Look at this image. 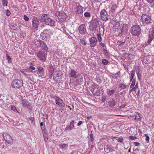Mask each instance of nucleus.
<instances>
[{
    "label": "nucleus",
    "mask_w": 154,
    "mask_h": 154,
    "mask_svg": "<svg viewBox=\"0 0 154 154\" xmlns=\"http://www.w3.org/2000/svg\"><path fill=\"white\" fill-rule=\"evenodd\" d=\"M4 102V100L2 99H0V105L2 106V105L3 103Z\"/></svg>",
    "instance_id": "nucleus-62"
},
{
    "label": "nucleus",
    "mask_w": 154,
    "mask_h": 154,
    "mask_svg": "<svg viewBox=\"0 0 154 154\" xmlns=\"http://www.w3.org/2000/svg\"><path fill=\"white\" fill-rule=\"evenodd\" d=\"M102 49L103 53L106 57H109V53L107 51L106 47H105V48H103Z\"/></svg>",
    "instance_id": "nucleus-26"
},
{
    "label": "nucleus",
    "mask_w": 154,
    "mask_h": 154,
    "mask_svg": "<svg viewBox=\"0 0 154 154\" xmlns=\"http://www.w3.org/2000/svg\"><path fill=\"white\" fill-rule=\"evenodd\" d=\"M45 52V51H39V59L44 61L46 60L47 54Z\"/></svg>",
    "instance_id": "nucleus-14"
},
{
    "label": "nucleus",
    "mask_w": 154,
    "mask_h": 154,
    "mask_svg": "<svg viewBox=\"0 0 154 154\" xmlns=\"http://www.w3.org/2000/svg\"><path fill=\"white\" fill-rule=\"evenodd\" d=\"M106 96L103 95L101 97V101L102 103H104L106 100Z\"/></svg>",
    "instance_id": "nucleus-42"
},
{
    "label": "nucleus",
    "mask_w": 154,
    "mask_h": 154,
    "mask_svg": "<svg viewBox=\"0 0 154 154\" xmlns=\"http://www.w3.org/2000/svg\"><path fill=\"white\" fill-rule=\"evenodd\" d=\"M152 33V36H154V27L153 28L151 32Z\"/></svg>",
    "instance_id": "nucleus-64"
},
{
    "label": "nucleus",
    "mask_w": 154,
    "mask_h": 154,
    "mask_svg": "<svg viewBox=\"0 0 154 154\" xmlns=\"http://www.w3.org/2000/svg\"><path fill=\"white\" fill-rule=\"evenodd\" d=\"M55 15L57 17L58 19L61 22L64 21L67 17L66 14L63 12H56L55 13Z\"/></svg>",
    "instance_id": "nucleus-5"
},
{
    "label": "nucleus",
    "mask_w": 154,
    "mask_h": 154,
    "mask_svg": "<svg viewBox=\"0 0 154 154\" xmlns=\"http://www.w3.org/2000/svg\"><path fill=\"white\" fill-rule=\"evenodd\" d=\"M38 19L37 17H34L32 20V26L33 28L38 30Z\"/></svg>",
    "instance_id": "nucleus-11"
},
{
    "label": "nucleus",
    "mask_w": 154,
    "mask_h": 154,
    "mask_svg": "<svg viewBox=\"0 0 154 154\" xmlns=\"http://www.w3.org/2000/svg\"><path fill=\"white\" fill-rule=\"evenodd\" d=\"M56 22L53 19L49 18V17L46 20L45 24L47 25L50 26H54Z\"/></svg>",
    "instance_id": "nucleus-15"
},
{
    "label": "nucleus",
    "mask_w": 154,
    "mask_h": 154,
    "mask_svg": "<svg viewBox=\"0 0 154 154\" xmlns=\"http://www.w3.org/2000/svg\"><path fill=\"white\" fill-rule=\"evenodd\" d=\"M78 30L79 33L82 35H85L87 33L86 26L85 24H81L78 28Z\"/></svg>",
    "instance_id": "nucleus-9"
},
{
    "label": "nucleus",
    "mask_w": 154,
    "mask_h": 154,
    "mask_svg": "<svg viewBox=\"0 0 154 154\" xmlns=\"http://www.w3.org/2000/svg\"><path fill=\"white\" fill-rule=\"evenodd\" d=\"M83 11V8L81 6H77L75 9V12L76 14H82Z\"/></svg>",
    "instance_id": "nucleus-17"
},
{
    "label": "nucleus",
    "mask_w": 154,
    "mask_h": 154,
    "mask_svg": "<svg viewBox=\"0 0 154 154\" xmlns=\"http://www.w3.org/2000/svg\"><path fill=\"white\" fill-rule=\"evenodd\" d=\"M68 146V144L61 143L59 145V147L61 149L63 150V149L65 148Z\"/></svg>",
    "instance_id": "nucleus-31"
},
{
    "label": "nucleus",
    "mask_w": 154,
    "mask_h": 154,
    "mask_svg": "<svg viewBox=\"0 0 154 154\" xmlns=\"http://www.w3.org/2000/svg\"><path fill=\"white\" fill-rule=\"evenodd\" d=\"M6 56L8 60V63H11L12 62V59L10 57L8 56V54H6Z\"/></svg>",
    "instance_id": "nucleus-40"
},
{
    "label": "nucleus",
    "mask_w": 154,
    "mask_h": 154,
    "mask_svg": "<svg viewBox=\"0 0 154 154\" xmlns=\"http://www.w3.org/2000/svg\"><path fill=\"white\" fill-rule=\"evenodd\" d=\"M40 126L43 135V137L45 141H47L48 139V135L47 133H46V130L45 125H43L42 122L40 123Z\"/></svg>",
    "instance_id": "nucleus-8"
},
{
    "label": "nucleus",
    "mask_w": 154,
    "mask_h": 154,
    "mask_svg": "<svg viewBox=\"0 0 154 154\" xmlns=\"http://www.w3.org/2000/svg\"><path fill=\"white\" fill-rule=\"evenodd\" d=\"M99 24V20L98 19L93 17L90 22L89 28L90 30L93 32L96 31L97 28Z\"/></svg>",
    "instance_id": "nucleus-2"
},
{
    "label": "nucleus",
    "mask_w": 154,
    "mask_h": 154,
    "mask_svg": "<svg viewBox=\"0 0 154 154\" xmlns=\"http://www.w3.org/2000/svg\"><path fill=\"white\" fill-rule=\"evenodd\" d=\"M11 27L13 29H16L17 28V26L16 24H13L11 25Z\"/></svg>",
    "instance_id": "nucleus-49"
},
{
    "label": "nucleus",
    "mask_w": 154,
    "mask_h": 154,
    "mask_svg": "<svg viewBox=\"0 0 154 154\" xmlns=\"http://www.w3.org/2000/svg\"><path fill=\"white\" fill-rule=\"evenodd\" d=\"M100 33L98 34L97 35V37L98 39V40L99 42H100L102 40L101 37L100 35Z\"/></svg>",
    "instance_id": "nucleus-47"
},
{
    "label": "nucleus",
    "mask_w": 154,
    "mask_h": 154,
    "mask_svg": "<svg viewBox=\"0 0 154 154\" xmlns=\"http://www.w3.org/2000/svg\"><path fill=\"white\" fill-rule=\"evenodd\" d=\"M11 109L15 112L17 111V110L16 108V107L14 106H11Z\"/></svg>",
    "instance_id": "nucleus-53"
},
{
    "label": "nucleus",
    "mask_w": 154,
    "mask_h": 154,
    "mask_svg": "<svg viewBox=\"0 0 154 154\" xmlns=\"http://www.w3.org/2000/svg\"><path fill=\"white\" fill-rule=\"evenodd\" d=\"M129 139L132 140H134L137 139L136 137L135 136H130L129 137Z\"/></svg>",
    "instance_id": "nucleus-54"
},
{
    "label": "nucleus",
    "mask_w": 154,
    "mask_h": 154,
    "mask_svg": "<svg viewBox=\"0 0 154 154\" xmlns=\"http://www.w3.org/2000/svg\"><path fill=\"white\" fill-rule=\"evenodd\" d=\"M125 42H122L121 41H119L117 42L116 44L118 46L122 45V46L124 45Z\"/></svg>",
    "instance_id": "nucleus-44"
},
{
    "label": "nucleus",
    "mask_w": 154,
    "mask_h": 154,
    "mask_svg": "<svg viewBox=\"0 0 154 154\" xmlns=\"http://www.w3.org/2000/svg\"><path fill=\"white\" fill-rule=\"evenodd\" d=\"M102 63L103 65H106L108 63L109 61L106 59H103L102 60Z\"/></svg>",
    "instance_id": "nucleus-37"
},
{
    "label": "nucleus",
    "mask_w": 154,
    "mask_h": 154,
    "mask_svg": "<svg viewBox=\"0 0 154 154\" xmlns=\"http://www.w3.org/2000/svg\"><path fill=\"white\" fill-rule=\"evenodd\" d=\"M141 20L143 25L144 26L152 23V21L151 17L146 14H142Z\"/></svg>",
    "instance_id": "nucleus-3"
},
{
    "label": "nucleus",
    "mask_w": 154,
    "mask_h": 154,
    "mask_svg": "<svg viewBox=\"0 0 154 154\" xmlns=\"http://www.w3.org/2000/svg\"><path fill=\"white\" fill-rule=\"evenodd\" d=\"M97 90L94 92V95L97 96H100V93L99 88H97Z\"/></svg>",
    "instance_id": "nucleus-34"
},
{
    "label": "nucleus",
    "mask_w": 154,
    "mask_h": 154,
    "mask_svg": "<svg viewBox=\"0 0 154 154\" xmlns=\"http://www.w3.org/2000/svg\"><path fill=\"white\" fill-rule=\"evenodd\" d=\"M133 119L137 121L139 120L140 118V114L137 113H136L133 116Z\"/></svg>",
    "instance_id": "nucleus-29"
},
{
    "label": "nucleus",
    "mask_w": 154,
    "mask_h": 154,
    "mask_svg": "<svg viewBox=\"0 0 154 154\" xmlns=\"http://www.w3.org/2000/svg\"><path fill=\"white\" fill-rule=\"evenodd\" d=\"M117 8V5L114 4L113 5L109 6V12L111 13H114L115 11L116 10Z\"/></svg>",
    "instance_id": "nucleus-21"
},
{
    "label": "nucleus",
    "mask_w": 154,
    "mask_h": 154,
    "mask_svg": "<svg viewBox=\"0 0 154 154\" xmlns=\"http://www.w3.org/2000/svg\"><path fill=\"white\" fill-rule=\"evenodd\" d=\"M111 76L114 79H116L118 78L120 76V72H118L116 73L113 74L111 73Z\"/></svg>",
    "instance_id": "nucleus-27"
},
{
    "label": "nucleus",
    "mask_w": 154,
    "mask_h": 154,
    "mask_svg": "<svg viewBox=\"0 0 154 154\" xmlns=\"http://www.w3.org/2000/svg\"><path fill=\"white\" fill-rule=\"evenodd\" d=\"M49 17V15L46 14H44L41 17L40 20H39L41 22H46V19Z\"/></svg>",
    "instance_id": "nucleus-22"
},
{
    "label": "nucleus",
    "mask_w": 154,
    "mask_h": 154,
    "mask_svg": "<svg viewBox=\"0 0 154 154\" xmlns=\"http://www.w3.org/2000/svg\"><path fill=\"white\" fill-rule=\"evenodd\" d=\"M128 86V85H125L123 83H121L119 85V88H121V89H125Z\"/></svg>",
    "instance_id": "nucleus-32"
},
{
    "label": "nucleus",
    "mask_w": 154,
    "mask_h": 154,
    "mask_svg": "<svg viewBox=\"0 0 154 154\" xmlns=\"http://www.w3.org/2000/svg\"><path fill=\"white\" fill-rule=\"evenodd\" d=\"M54 98L55 100L56 104L60 108H62L64 107L63 104H64L63 100L57 96H55Z\"/></svg>",
    "instance_id": "nucleus-10"
},
{
    "label": "nucleus",
    "mask_w": 154,
    "mask_h": 154,
    "mask_svg": "<svg viewBox=\"0 0 154 154\" xmlns=\"http://www.w3.org/2000/svg\"><path fill=\"white\" fill-rule=\"evenodd\" d=\"M97 38L94 37H92L89 39V42L90 46L91 47L95 46L97 43Z\"/></svg>",
    "instance_id": "nucleus-13"
},
{
    "label": "nucleus",
    "mask_w": 154,
    "mask_h": 154,
    "mask_svg": "<svg viewBox=\"0 0 154 154\" xmlns=\"http://www.w3.org/2000/svg\"><path fill=\"white\" fill-rule=\"evenodd\" d=\"M2 3L3 6H7L8 4L7 0H3L2 1Z\"/></svg>",
    "instance_id": "nucleus-39"
},
{
    "label": "nucleus",
    "mask_w": 154,
    "mask_h": 154,
    "mask_svg": "<svg viewBox=\"0 0 154 154\" xmlns=\"http://www.w3.org/2000/svg\"><path fill=\"white\" fill-rule=\"evenodd\" d=\"M74 121L72 120L71 122H70L69 125L66 126L65 128V130L67 131L69 130H72L74 127Z\"/></svg>",
    "instance_id": "nucleus-19"
},
{
    "label": "nucleus",
    "mask_w": 154,
    "mask_h": 154,
    "mask_svg": "<svg viewBox=\"0 0 154 154\" xmlns=\"http://www.w3.org/2000/svg\"><path fill=\"white\" fill-rule=\"evenodd\" d=\"M24 20L26 21H28L29 20V17H28L26 15H24Z\"/></svg>",
    "instance_id": "nucleus-56"
},
{
    "label": "nucleus",
    "mask_w": 154,
    "mask_h": 154,
    "mask_svg": "<svg viewBox=\"0 0 154 154\" xmlns=\"http://www.w3.org/2000/svg\"><path fill=\"white\" fill-rule=\"evenodd\" d=\"M30 69L31 70L32 72H33V71L32 70H35V68L34 67H33L32 66H29Z\"/></svg>",
    "instance_id": "nucleus-58"
},
{
    "label": "nucleus",
    "mask_w": 154,
    "mask_h": 154,
    "mask_svg": "<svg viewBox=\"0 0 154 154\" xmlns=\"http://www.w3.org/2000/svg\"><path fill=\"white\" fill-rule=\"evenodd\" d=\"M111 23L113 25V27L115 29L118 28L119 26V23L118 21L115 20L112 21Z\"/></svg>",
    "instance_id": "nucleus-23"
},
{
    "label": "nucleus",
    "mask_w": 154,
    "mask_h": 154,
    "mask_svg": "<svg viewBox=\"0 0 154 154\" xmlns=\"http://www.w3.org/2000/svg\"><path fill=\"white\" fill-rule=\"evenodd\" d=\"M99 85H97V84H94L92 85L91 88H92V89H95V88H99Z\"/></svg>",
    "instance_id": "nucleus-52"
},
{
    "label": "nucleus",
    "mask_w": 154,
    "mask_h": 154,
    "mask_svg": "<svg viewBox=\"0 0 154 154\" xmlns=\"http://www.w3.org/2000/svg\"><path fill=\"white\" fill-rule=\"evenodd\" d=\"M39 45L42 49L45 50V51L48 50L47 46L44 42L41 41H39Z\"/></svg>",
    "instance_id": "nucleus-20"
},
{
    "label": "nucleus",
    "mask_w": 154,
    "mask_h": 154,
    "mask_svg": "<svg viewBox=\"0 0 154 154\" xmlns=\"http://www.w3.org/2000/svg\"><path fill=\"white\" fill-rule=\"evenodd\" d=\"M80 42L81 44H82L83 45H86V42H85V40L82 39H80Z\"/></svg>",
    "instance_id": "nucleus-48"
},
{
    "label": "nucleus",
    "mask_w": 154,
    "mask_h": 154,
    "mask_svg": "<svg viewBox=\"0 0 154 154\" xmlns=\"http://www.w3.org/2000/svg\"><path fill=\"white\" fill-rule=\"evenodd\" d=\"M138 88V86H135L134 87H133L132 88H133L134 91L136 92V90H137Z\"/></svg>",
    "instance_id": "nucleus-63"
},
{
    "label": "nucleus",
    "mask_w": 154,
    "mask_h": 154,
    "mask_svg": "<svg viewBox=\"0 0 154 154\" xmlns=\"http://www.w3.org/2000/svg\"><path fill=\"white\" fill-rule=\"evenodd\" d=\"M135 70L133 69L131 72V76H130V82H131V81L133 79H134V76H135Z\"/></svg>",
    "instance_id": "nucleus-30"
},
{
    "label": "nucleus",
    "mask_w": 154,
    "mask_h": 154,
    "mask_svg": "<svg viewBox=\"0 0 154 154\" xmlns=\"http://www.w3.org/2000/svg\"><path fill=\"white\" fill-rule=\"evenodd\" d=\"M84 16L86 17H89L91 16L90 13L88 12H86L84 13Z\"/></svg>",
    "instance_id": "nucleus-45"
},
{
    "label": "nucleus",
    "mask_w": 154,
    "mask_h": 154,
    "mask_svg": "<svg viewBox=\"0 0 154 154\" xmlns=\"http://www.w3.org/2000/svg\"><path fill=\"white\" fill-rule=\"evenodd\" d=\"M94 80L99 84H100L102 83V80L100 78V76L98 74H97L96 77L94 79Z\"/></svg>",
    "instance_id": "nucleus-25"
},
{
    "label": "nucleus",
    "mask_w": 154,
    "mask_h": 154,
    "mask_svg": "<svg viewBox=\"0 0 154 154\" xmlns=\"http://www.w3.org/2000/svg\"><path fill=\"white\" fill-rule=\"evenodd\" d=\"M109 106L110 107L112 108L114 106L116 103V102L114 99L111 98L110 99L109 101L108 102Z\"/></svg>",
    "instance_id": "nucleus-18"
},
{
    "label": "nucleus",
    "mask_w": 154,
    "mask_h": 154,
    "mask_svg": "<svg viewBox=\"0 0 154 154\" xmlns=\"http://www.w3.org/2000/svg\"><path fill=\"white\" fill-rule=\"evenodd\" d=\"M104 150L105 152L107 153H109V145H107L105 146L104 148Z\"/></svg>",
    "instance_id": "nucleus-43"
},
{
    "label": "nucleus",
    "mask_w": 154,
    "mask_h": 154,
    "mask_svg": "<svg viewBox=\"0 0 154 154\" xmlns=\"http://www.w3.org/2000/svg\"><path fill=\"white\" fill-rule=\"evenodd\" d=\"M45 69L42 67H39V77H42L44 75Z\"/></svg>",
    "instance_id": "nucleus-24"
},
{
    "label": "nucleus",
    "mask_w": 154,
    "mask_h": 154,
    "mask_svg": "<svg viewBox=\"0 0 154 154\" xmlns=\"http://www.w3.org/2000/svg\"><path fill=\"white\" fill-rule=\"evenodd\" d=\"M130 32L132 35L138 36L141 33V30L139 25H134L132 26Z\"/></svg>",
    "instance_id": "nucleus-1"
},
{
    "label": "nucleus",
    "mask_w": 154,
    "mask_h": 154,
    "mask_svg": "<svg viewBox=\"0 0 154 154\" xmlns=\"http://www.w3.org/2000/svg\"><path fill=\"white\" fill-rule=\"evenodd\" d=\"M4 138L5 141L9 144H11L13 142V140L11 137L8 134H6L4 137Z\"/></svg>",
    "instance_id": "nucleus-16"
},
{
    "label": "nucleus",
    "mask_w": 154,
    "mask_h": 154,
    "mask_svg": "<svg viewBox=\"0 0 154 154\" xmlns=\"http://www.w3.org/2000/svg\"><path fill=\"white\" fill-rule=\"evenodd\" d=\"M115 92L114 90H109L107 94L108 95L110 96L113 94Z\"/></svg>",
    "instance_id": "nucleus-35"
},
{
    "label": "nucleus",
    "mask_w": 154,
    "mask_h": 154,
    "mask_svg": "<svg viewBox=\"0 0 154 154\" xmlns=\"http://www.w3.org/2000/svg\"><path fill=\"white\" fill-rule=\"evenodd\" d=\"M23 84V81L22 80L15 79L12 82L11 86L14 89H20L22 86Z\"/></svg>",
    "instance_id": "nucleus-4"
},
{
    "label": "nucleus",
    "mask_w": 154,
    "mask_h": 154,
    "mask_svg": "<svg viewBox=\"0 0 154 154\" xmlns=\"http://www.w3.org/2000/svg\"><path fill=\"white\" fill-rule=\"evenodd\" d=\"M49 32H51L50 30H44L43 32L41 33V38L44 40H47L49 36L48 34Z\"/></svg>",
    "instance_id": "nucleus-7"
},
{
    "label": "nucleus",
    "mask_w": 154,
    "mask_h": 154,
    "mask_svg": "<svg viewBox=\"0 0 154 154\" xmlns=\"http://www.w3.org/2000/svg\"><path fill=\"white\" fill-rule=\"evenodd\" d=\"M20 72L23 74L25 76H27L28 75V74L26 73L25 72V71H24V69H22L21 70H20Z\"/></svg>",
    "instance_id": "nucleus-51"
},
{
    "label": "nucleus",
    "mask_w": 154,
    "mask_h": 154,
    "mask_svg": "<svg viewBox=\"0 0 154 154\" xmlns=\"http://www.w3.org/2000/svg\"><path fill=\"white\" fill-rule=\"evenodd\" d=\"M144 136L146 137V142L148 143L149 140V137L147 134H145Z\"/></svg>",
    "instance_id": "nucleus-46"
},
{
    "label": "nucleus",
    "mask_w": 154,
    "mask_h": 154,
    "mask_svg": "<svg viewBox=\"0 0 154 154\" xmlns=\"http://www.w3.org/2000/svg\"><path fill=\"white\" fill-rule=\"evenodd\" d=\"M113 151H114V149H113L111 146L109 145V152H111Z\"/></svg>",
    "instance_id": "nucleus-50"
},
{
    "label": "nucleus",
    "mask_w": 154,
    "mask_h": 154,
    "mask_svg": "<svg viewBox=\"0 0 154 154\" xmlns=\"http://www.w3.org/2000/svg\"><path fill=\"white\" fill-rule=\"evenodd\" d=\"M79 75L78 76V80L80 82H82L83 81V76L81 75L78 74Z\"/></svg>",
    "instance_id": "nucleus-36"
},
{
    "label": "nucleus",
    "mask_w": 154,
    "mask_h": 154,
    "mask_svg": "<svg viewBox=\"0 0 154 154\" xmlns=\"http://www.w3.org/2000/svg\"><path fill=\"white\" fill-rule=\"evenodd\" d=\"M137 75L138 79L140 81H141L142 79L141 75L140 73L139 72H137Z\"/></svg>",
    "instance_id": "nucleus-41"
},
{
    "label": "nucleus",
    "mask_w": 154,
    "mask_h": 154,
    "mask_svg": "<svg viewBox=\"0 0 154 154\" xmlns=\"http://www.w3.org/2000/svg\"><path fill=\"white\" fill-rule=\"evenodd\" d=\"M90 138H91V141L93 143L94 141V137H93V134H91L90 135Z\"/></svg>",
    "instance_id": "nucleus-60"
},
{
    "label": "nucleus",
    "mask_w": 154,
    "mask_h": 154,
    "mask_svg": "<svg viewBox=\"0 0 154 154\" xmlns=\"http://www.w3.org/2000/svg\"><path fill=\"white\" fill-rule=\"evenodd\" d=\"M132 83L130 85V88H132L134 87L135 84L136 80L135 79H133L132 81Z\"/></svg>",
    "instance_id": "nucleus-38"
},
{
    "label": "nucleus",
    "mask_w": 154,
    "mask_h": 154,
    "mask_svg": "<svg viewBox=\"0 0 154 154\" xmlns=\"http://www.w3.org/2000/svg\"><path fill=\"white\" fill-rule=\"evenodd\" d=\"M117 141L119 142H122L123 141V138L120 137L117 139Z\"/></svg>",
    "instance_id": "nucleus-59"
},
{
    "label": "nucleus",
    "mask_w": 154,
    "mask_h": 154,
    "mask_svg": "<svg viewBox=\"0 0 154 154\" xmlns=\"http://www.w3.org/2000/svg\"><path fill=\"white\" fill-rule=\"evenodd\" d=\"M11 14V12L8 10H7L6 11V15L7 16H9Z\"/></svg>",
    "instance_id": "nucleus-57"
},
{
    "label": "nucleus",
    "mask_w": 154,
    "mask_h": 154,
    "mask_svg": "<svg viewBox=\"0 0 154 154\" xmlns=\"http://www.w3.org/2000/svg\"><path fill=\"white\" fill-rule=\"evenodd\" d=\"M69 77L74 78L75 79L78 78L79 75L77 72L72 69H71L69 71Z\"/></svg>",
    "instance_id": "nucleus-12"
},
{
    "label": "nucleus",
    "mask_w": 154,
    "mask_h": 154,
    "mask_svg": "<svg viewBox=\"0 0 154 154\" xmlns=\"http://www.w3.org/2000/svg\"><path fill=\"white\" fill-rule=\"evenodd\" d=\"M24 71H25V72H32V71L30 69L29 67L28 68H27V69H24Z\"/></svg>",
    "instance_id": "nucleus-55"
},
{
    "label": "nucleus",
    "mask_w": 154,
    "mask_h": 154,
    "mask_svg": "<svg viewBox=\"0 0 154 154\" xmlns=\"http://www.w3.org/2000/svg\"><path fill=\"white\" fill-rule=\"evenodd\" d=\"M22 104L23 106L25 107H27V108L29 109L30 108V105L29 104L28 102L26 101L25 100H22Z\"/></svg>",
    "instance_id": "nucleus-28"
},
{
    "label": "nucleus",
    "mask_w": 154,
    "mask_h": 154,
    "mask_svg": "<svg viewBox=\"0 0 154 154\" xmlns=\"http://www.w3.org/2000/svg\"><path fill=\"white\" fill-rule=\"evenodd\" d=\"M100 45L103 47H105V44L103 43V42H100Z\"/></svg>",
    "instance_id": "nucleus-61"
},
{
    "label": "nucleus",
    "mask_w": 154,
    "mask_h": 154,
    "mask_svg": "<svg viewBox=\"0 0 154 154\" xmlns=\"http://www.w3.org/2000/svg\"><path fill=\"white\" fill-rule=\"evenodd\" d=\"M100 18L103 21H106L108 20V15L107 11L104 9L102 10L100 12Z\"/></svg>",
    "instance_id": "nucleus-6"
},
{
    "label": "nucleus",
    "mask_w": 154,
    "mask_h": 154,
    "mask_svg": "<svg viewBox=\"0 0 154 154\" xmlns=\"http://www.w3.org/2000/svg\"><path fill=\"white\" fill-rule=\"evenodd\" d=\"M148 36V39L147 41V43L148 44H149L151 43L152 40L154 38V36H151L150 35H149Z\"/></svg>",
    "instance_id": "nucleus-33"
}]
</instances>
